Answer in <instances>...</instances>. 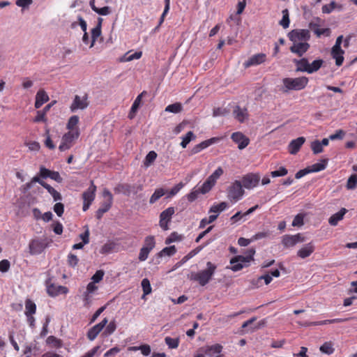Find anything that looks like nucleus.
Here are the masks:
<instances>
[{
    "mask_svg": "<svg viewBox=\"0 0 357 357\" xmlns=\"http://www.w3.org/2000/svg\"><path fill=\"white\" fill-rule=\"evenodd\" d=\"M52 240L46 237L43 238H36L29 242V249L31 255H38L41 254L45 248L49 247Z\"/></svg>",
    "mask_w": 357,
    "mask_h": 357,
    "instance_id": "4",
    "label": "nucleus"
},
{
    "mask_svg": "<svg viewBox=\"0 0 357 357\" xmlns=\"http://www.w3.org/2000/svg\"><path fill=\"white\" fill-rule=\"evenodd\" d=\"M219 141L220 138L218 137H212L211 139L203 141L201 143L196 144L191 149V150L190 151V155H192L197 154L201 152L202 150L208 148L211 145L218 142Z\"/></svg>",
    "mask_w": 357,
    "mask_h": 357,
    "instance_id": "16",
    "label": "nucleus"
},
{
    "mask_svg": "<svg viewBox=\"0 0 357 357\" xmlns=\"http://www.w3.org/2000/svg\"><path fill=\"white\" fill-rule=\"evenodd\" d=\"M290 23L289 11L287 9L282 10V18L280 21V24L284 28L287 29L289 27Z\"/></svg>",
    "mask_w": 357,
    "mask_h": 357,
    "instance_id": "47",
    "label": "nucleus"
},
{
    "mask_svg": "<svg viewBox=\"0 0 357 357\" xmlns=\"http://www.w3.org/2000/svg\"><path fill=\"white\" fill-rule=\"evenodd\" d=\"M96 191V186L93 181H91V185L89 188L84 191L82 194V198L84 202L92 204L95 199Z\"/></svg>",
    "mask_w": 357,
    "mask_h": 357,
    "instance_id": "24",
    "label": "nucleus"
},
{
    "mask_svg": "<svg viewBox=\"0 0 357 357\" xmlns=\"http://www.w3.org/2000/svg\"><path fill=\"white\" fill-rule=\"evenodd\" d=\"M199 193H201L199 189L192 190V192H190L189 194L186 195L188 200L190 202H194L195 199H197Z\"/></svg>",
    "mask_w": 357,
    "mask_h": 357,
    "instance_id": "62",
    "label": "nucleus"
},
{
    "mask_svg": "<svg viewBox=\"0 0 357 357\" xmlns=\"http://www.w3.org/2000/svg\"><path fill=\"white\" fill-rule=\"evenodd\" d=\"M292 45L290 47V51L302 56L310 48V44L307 42H292Z\"/></svg>",
    "mask_w": 357,
    "mask_h": 357,
    "instance_id": "19",
    "label": "nucleus"
},
{
    "mask_svg": "<svg viewBox=\"0 0 357 357\" xmlns=\"http://www.w3.org/2000/svg\"><path fill=\"white\" fill-rule=\"evenodd\" d=\"M176 252V249L174 245H171L163 248L159 253V255L162 256H172Z\"/></svg>",
    "mask_w": 357,
    "mask_h": 357,
    "instance_id": "48",
    "label": "nucleus"
},
{
    "mask_svg": "<svg viewBox=\"0 0 357 357\" xmlns=\"http://www.w3.org/2000/svg\"><path fill=\"white\" fill-rule=\"evenodd\" d=\"M305 142V138L303 137L291 140L288 146L289 152L292 155L296 154Z\"/></svg>",
    "mask_w": 357,
    "mask_h": 357,
    "instance_id": "23",
    "label": "nucleus"
},
{
    "mask_svg": "<svg viewBox=\"0 0 357 357\" xmlns=\"http://www.w3.org/2000/svg\"><path fill=\"white\" fill-rule=\"evenodd\" d=\"M49 100V96L44 90H39L36 96L35 107L40 108L44 103Z\"/></svg>",
    "mask_w": 357,
    "mask_h": 357,
    "instance_id": "28",
    "label": "nucleus"
},
{
    "mask_svg": "<svg viewBox=\"0 0 357 357\" xmlns=\"http://www.w3.org/2000/svg\"><path fill=\"white\" fill-rule=\"evenodd\" d=\"M255 253V250L254 249H250L248 251L246 256L238 255L233 257L230 260V268L233 271L236 272L241 270L244 267L248 266L250 261L253 259Z\"/></svg>",
    "mask_w": 357,
    "mask_h": 357,
    "instance_id": "2",
    "label": "nucleus"
},
{
    "mask_svg": "<svg viewBox=\"0 0 357 357\" xmlns=\"http://www.w3.org/2000/svg\"><path fill=\"white\" fill-rule=\"evenodd\" d=\"M184 186V184L181 182L174 186L167 193V196L166 198H170L174 195H176Z\"/></svg>",
    "mask_w": 357,
    "mask_h": 357,
    "instance_id": "54",
    "label": "nucleus"
},
{
    "mask_svg": "<svg viewBox=\"0 0 357 357\" xmlns=\"http://www.w3.org/2000/svg\"><path fill=\"white\" fill-rule=\"evenodd\" d=\"M36 305L35 303L30 299H26L25 301V315H33L36 313Z\"/></svg>",
    "mask_w": 357,
    "mask_h": 357,
    "instance_id": "33",
    "label": "nucleus"
},
{
    "mask_svg": "<svg viewBox=\"0 0 357 357\" xmlns=\"http://www.w3.org/2000/svg\"><path fill=\"white\" fill-rule=\"evenodd\" d=\"M114 192L117 194H123L126 196H130L131 194H136L137 190H135V185L123 183L119 184L114 188Z\"/></svg>",
    "mask_w": 357,
    "mask_h": 357,
    "instance_id": "22",
    "label": "nucleus"
},
{
    "mask_svg": "<svg viewBox=\"0 0 357 357\" xmlns=\"http://www.w3.org/2000/svg\"><path fill=\"white\" fill-rule=\"evenodd\" d=\"M68 264L71 267H75L78 262H79V259L78 257L73 254V253H69L68 255Z\"/></svg>",
    "mask_w": 357,
    "mask_h": 357,
    "instance_id": "59",
    "label": "nucleus"
},
{
    "mask_svg": "<svg viewBox=\"0 0 357 357\" xmlns=\"http://www.w3.org/2000/svg\"><path fill=\"white\" fill-rule=\"evenodd\" d=\"M266 55L264 53H259L252 55L244 63L245 68H250L253 66H257L263 63L266 61Z\"/></svg>",
    "mask_w": 357,
    "mask_h": 357,
    "instance_id": "21",
    "label": "nucleus"
},
{
    "mask_svg": "<svg viewBox=\"0 0 357 357\" xmlns=\"http://www.w3.org/2000/svg\"><path fill=\"white\" fill-rule=\"evenodd\" d=\"M181 239V238L180 235L176 232H173L165 239V244L168 245L173 242L179 241Z\"/></svg>",
    "mask_w": 357,
    "mask_h": 357,
    "instance_id": "60",
    "label": "nucleus"
},
{
    "mask_svg": "<svg viewBox=\"0 0 357 357\" xmlns=\"http://www.w3.org/2000/svg\"><path fill=\"white\" fill-rule=\"evenodd\" d=\"M89 106L87 96H75L74 99L70 106L71 112H75L78 109L84 110Z\"/></svg>",
    "mask_w": 357,
    "mask_h": 357,
    "instance_id": "12",
    "label": "nucleus"
},
{
    "mask_svg": "<svg viewBox=\"0 0 357 357\" xmlns=\"http://www.w3.org/2000/svg\"><path fill=\"white\" fill-rule=\"evenodd\" d=\"M167 193V191L162 188H157L155 190L153 195L151 196L149 199V204H153L155 203L159 199H160L162 196H164Z\"/></svg>",
    "mask_w": 357,
    "mask_h": 357,
    "instance_id": "32",
    "label": "nucleus"
},
{
    "mask_svg": "<svg viewBox=\"0 0 357 357\" xmlns=\"http://www.w3.org/2000/svg\"><path fill=\"white\" fill-rule=\"evenodd\" d=\"M314 251V245L310 242L305 244L303 248H301L297 252L298 257L301 259H305L311 255V254Z\"/></svg>",
    "mask_w": 357,
    "mask_h": 357,
    "instance_id": "26",
    "label": "nucleus"
},
{
    "mask_svg": "<svg viewBox=\"0 0 357 357\" xmlns=\"http://www.w3.org/2000/svg\"><path fill=\"white\" fill-rule=\"evenodd\" d=\"M291 42H307L310 38V33L307 29H294L288 34Z\"/></svg>",
    "mask_w": 357,
    "mask_h": 357,
    "instance_id": "10",
    "label": "nucleus"
},
{
    "mask_svg": "<svg viewBox=\"0 0 357 357\" xmlns=\"http://www.w3.org/2000/svg\"><path fill=\"white\" fill-rule=\"evenodd\" d=\"M79 116L77 115L70 116L66 125L67 129L70 131H75L76 129H78L76 126L79 123Z\"/></svg>",
    "mask_w": 357,
    "mask_h": 357,
    "instance_id": "38",
    "label": "nucleus"
},
{
    "mask_svg": "<svg viewBox=\"0 0 357 357\" xmlns=\"http://www.w3.org/2000/svg\"><path fill=\"white\" fill-rule=\"evenodd\" d=\"M165 344L168 346V348L172 349L178 348L180 340L178 337L172 338L167 336L165 338Z\"/></svg>",
    "mask_w": 357,
    "mask_h": 357,
    "instance_id": "43",
    "label": "nucleus"
},
{
    "mask_svg": "<svg viewBox=\"0 0 357 357\" xmlns=\"http://www.w3.org/2000/svg\"><path fill=\"white\" fill-rule=\"evenodd\" d=\"M310 146L314 154H318L323 151V147L319 140L313 141Z\"/></svg>",
    "mask_w": 357,
    "mask_h": 357,
    "instance_id": "52",
    "label": "nucleus"
},
{
    "mask_svg": "<svg viewBox=\"0 0 357 357\" xmlns=\"http://www.w3.org/2000/svg\"><path fill=\"white\" fill-rule=\"evenodd\" d=\"M294 63L296 66V70L297 72H306L309 74L310 63L306 58L294 59Z\"/></svg>",
    "mask_w": 357,
    "mask_h": 357,
    "instance_id": "27",
    "label": "nucleus"
},
{
    "mask_svg": "<svg viewBox=\"0 0 357 357\" xmlns=\"http://www.w3.org/2000/svg\"><path fill=\"white\" fill-rule=\"evenodd\" d=\"M104 200L101 202L100 209L103 212H107L112 207L113 203V196L112 193L107 190L105 189L102 192Z\"/></svg>",
    "mask_w": 357,
    "mask_h": 357,
    "instance_id": "20",
    "label": "nucleus"
},
{
    "mask_svg": "<svg viewBox=\"0 0 357 357\" xmlns=\"http://www.w3.org/2000/svg\"><path fill=\"white\" fill-rule=\"evenodd\" d=\"M222 349V347L218 344L208 346L202 348L201 353L196 354L194 357H220Z\"/></svg>",
    "mask_w": 357,
    "mask_h": 357,
    "instance_id": "8",
    "label": "nucleus"
},
{
    "mask_svg": "<svg viewBox=\"0 0 357 357\" xmlns=\"http://www.w3.org/2000/svg\"><path fill=\"white\" fill-rule=\"evenodd\" d=\"M174 213L175 209L174 207H168L160 213L159 225L163 230H167L169 229L168 223L171 221Z\"/></svg>",
    "mask_w": 357,
    "mask_h": 357,
    "instance_id": "13",
    "label": "nucleus"
},
{
    "mask_svg": "<svg viewBox=\"0 0 357 357\" xmlns=\"http://www.w3.org/2000/svg\"><path fill=\"white\" fill-rule=\"evenodd\" d=\"M260 181V177L256 174H248L243 176L241 180L242 186L246 189H252L256 187Z\"/></svg>",
    "mask_w": 357,
    "mask_h": 357,
    "instance_id": "14",
    "label": "nucleus"
},
{
    "mask_svg": "<svg viewBox=\"0 0 357 357\" xmlns=\"http://www.w3.org/2000/svg\"><path fill=\"white\" fill-rule=\"evenodd\" d=\"M288 173L287 169L284 167H280L279 169L272 171L271 172V176L273 178L275 177H279V176H284L287 175Z\"/></svg>",
    "mask_w": 357,
    "mask_h": 357,
    "instance_id": "57",
    "label": "nucleus"
},
{
    "mask_svg": "<svg viewBox=\"0 0 357 357\" xmlns=\"http://www.w3.org/2000/svg\"><path fill=\"white\" fill-rule=\"evenodd\" d=\"M319 350L323 354L331 355L335 351L334 344L331 341L326 342L320 347Z\"/></svg>",
    "mask_w": 357,
    "mask_h": 357,
    "instance_id": "35",
    "label": "nucleus"
},
{
    "mask_svg": "<svg viewBox=\"0 0 357 357\" xmlns=\"http://www.w3.org/2000/svg\"><path fill=\"white\" fill-rule=\"evenodd\" d=\"M233 115L238 121L243 123L248 119V110L246 108H242L240 106L236 105L234 108Z\"/></svg>",
    "mask_w": 357,
    "mask_h": 357,
    "instance_id": "25",
    "label": "nucleus"
},
{
    "mask_svg": "<svg viewBox=\"0 0 357 357\" xmlns=\"http://www.w3.org/2000/svg\"><path fill=\"white\" fill-rule=\"evenodd\" d=\"M54 211L58 216L61 217L64 211V205L61 202L55 204L54 206Z\"/></svg>",
    "mask_w": 357,
    "mask_h": 357,
    "instance_id": "64",
    "label": "nucleus"
},
{
    "mask_svg": "<svg viewBox=\"0 0 357 357\" xmlns=\"http://www.w3.org/2000/svg\"><path fill=\"white\" fill-rule=\"evenodd\" d=\"M79 136V129H76L75 131H68L65 133L62 138L61 142L59 146V149L61 151H65L70 149L73 144V142Z\"/></svg>",
    "mask_w": 357,
    "mask_h": 357,
    "instance_id": "6",
    "label": "nucleus"
},
{
    "mask_svg": "<svg viewBox=\"0 0 357 357\" xmlns=\"http://www.w3.org/2000/svg\"><path fill=\"white\" fill-rule=\"evenodd\" d=\"M328 160L325 159L323 160L321 162H317L311 165L310 167H308L310 173L312 172H318L320 171H322L326 169L327 165Z\"/></svg>",
    "mask_w": 357,
    "mask_h": 357,
    "instance_id": "34",
    "label": "nucleus"
},
{
    "mask_svg": "<svg viewBox=\"0 0 357 357\" xmlns=\"http://www.w3.org/2000/svg\"><path fill=\"white\" fill-rule=\"evenodd\" d=\"M336 9V3L331 1L328 4H325L322 6L321 10L323 13L329 14Z\"/></svg>",
    "mask_w": 357,
    "mask_h": 357,
    "instance_id": "55",
    "label": "nucleus"
},
{
    "mask_svg": "<svg viewBox=\"0 0 357 357\" xmlns=\"http://www.w3.org/2000/svg\"><path fill=\"white\" fill-rule=\"evenodd\" d=\"M342 39V36H338L336 39L335 44L331 50V55L333 58L335 59V64L337 66H340L344 61L343 54H344V51L341 48Z\"/></svg>",
    "mask_w": 357,
    "mask_h": 357,
    "instance_id": "7",
    "label": "nucleus"
},
{
    "mask_svg": "<svg viewBox=\"0 0 357 357\" xmlns=\"http://www.w3.org/2000/svg\"><path fill=\"white\" fill-rule=\"evenodd\" d=\"M146 92L144 91L142 92L141 94H139L137 98L135 100V101L133 102L132 106H131V108H130V113L128 114V117L132 119L134 118L135 115V113L137 112L139 105H140V102H141V99H142V97L143 96L144 93H145Z\"/></svg>",
    "mask_w": 357,
    "mask_h": 357,
    "instance_id": "31",
    "label": "nucleus"
},
{
    "mask_svg": "<svg viewBox=\"0 0 357 357\" xmlns=\"http://www.w3.org/2000/svg\"><path fill=\"white\" fill-rule=\"evenodd\" d=\"M282 241L284 247H293L296 244V236H293V235L284 236Z\"/></svg>",
    "mask_w": 357,
    "mask_h": 357,
    "instance_id": "45",
    "label": "nucleus"
},
{
    "mask_svg": "<svg viewBox=\"0 0 357 357\" xmlns=\"http://www.w3.org/2000/svg\"><path fill=\"white\" fill-rule=\"evenodd\" d=\"M183 107L181 103L176 102L174 104L169 105L165 108V112L177 114L181 112Z\"/></svg>",
    "mask_w": 357,
    "mask_h": 357,
    "instance_id": "46",
    "label": "nucleus"
},
{
    "mask_svg": "<svg viewBox=\"0 0 357 357\" xmlns=\"http://www.w3.org/2000/svg\"><path fill=\"white\" fill-rule=\"evenodd\" d=\"M357 185V175L352 174L349 176L347 183V188L349 190H353L356 188Z\"/></svg>",
    "mask_w": 357,
    "mask_h": 357,
    "instance_id": "53",
    "label": "nucleus"
},
{
    "mask_svg": "<svg viewBox=\"0 0 357 357\" xmlns=\"http://www.w3.org/2000/svg\"><path fill=\"white\" fill-rule=\"evenodd\" d=\"M291 42H307L310 38V33L307 29H294L288 34Z\"/></svg>",
    "mask_w": 357,
    "mask_h": 357,
    "instance_id": "11",
    "label": "nucleus"
},
{
    "mask_svg": "<svg viewBox=\"0 0 357 357\" xmlns=\"http://www.w3.org/2000/svg\"><path fill=\"white\" fill-rule=\"evenodd\" d=\"M204 246H198L196 248L193 249L192 250H191L187 255H185L182 261L183 262L188 261V259H191L192 257H193L194 256H195L196 255H197L202 249H203Z\"/></svg>",
    "mask_w": 357,
    "mask_h": 357,
    "instance_id": "56",
    "label": "nucleus"
},
{
    "mask_svg": "<svg viewBox=\"0 0 357 357\" xmlns=\"http://www.w3.org/2000/svg\"><path fill=\"white\" fill-rule=\"evenodd\" d=\"M157 153L154 151H151L146 155L145 159L144 160V166L147 168L150 167L153 162L157 158Z\"/></svg>",
    "mask_w": 357,
    "mask_h": 357,
    "instance_id": "37",
    "label": "nucleus"
},
{
    "mask_svg": "<svg viewBox=\"0 0 357 357\" xmlns=\"http://www.w3.org/2000/svg\"><path fill=\"white\" fill-rule=\"evenodd\" d=\"M46 287L47 292L51 297H55L59 294H66L68 292V289L66 287L51 284L48 280L46 281Z\"/></svg>",
    "mask_w": 357,
    "mask_h": 357,
    "instance_id": "15",
    "label": "nucleus"
},
{
    "mask_svg": "<svg viewBox=\"0 0 357 357\" xmlns=\"http://www.w3.org/2000/svg\"><path fill=\"white\" fill-rule=\"evenodd\" d=\"M46 343L53 348H60L62 346L61 340L53 335H50L47 338Z\"/></svg>",
    "mask_w": 357,
    "mask_h": 357,
    "instance_id": "42",
    "label": "nucleus"
},
{
    "mask_svg": "<svg viewBox=\"0 0 357 357\" xmlns=\"http://www.w3.org/2000/svg\"><path fill=\"white\" fill-rule=\"evenodd\" d=\"M217 266L211 261L206 263V268L197 273H192L190 276L191 280L196 281L199 285H206L214 275Z\"/></svg>",
    "mask_w": 357,
    "mask_h": 357,
    "instance_id": "1",
    "label": "nucleus"
},
{
    "mask_svg": "<svg viewBox=\"0 0 357 357\" xmlns=\"http://www.w3.org/2000/svg\"><path fill=\"white\" fill-rule=\"evenodd\" d=\"M155 241L154 236H149L145 238L142 248L151 252L155 248Z\"/></svg>",
    "mask_w": 357,
    "mask_h": 357,
    "instance_id": "39",
    "label": "nucleus"
},
{
    "mask_svg": "<svg viewBox=\"0 0 357 357\" xmlns=\"http://www.w3.org/2000/svg\"><path fill=\"white\" fill-rule=\"evenodd\" d=\"M108 320L104 318L99 324H96L87 333V337L89 340H94L101 331L106 326Z\"/></svg>",
    "mask_w": 357,
    "mask_h": 357,
    "instance_id": "17",
    "label": "nucleus"
},
{
    "mask_svg": "<svg viewBox=\"0 0 357 357\" xmlns=\"http://www.w3.org/2000/svg\"><path fill=\"white\" fill-rule=\"evenodd\" d=\"M324 63V61L321 59H316L310 63L309 74H312L318 71Z\"/></svg>",
    "mask_w": 357,
    "mask_h": 357,
    "instance_id": "40",
    "label": "nucleus"
},
{
    "mask_svg": "<svg viewBox=\"0 0 357 357\" xmlns=\"http://www.w3.org/2000/svg\"><path fill=\"white\" fill-rule=\"evenodd\" d=\"M284 84V91L290 90L299 91L303 89L308 83V78L306 77H300L296 78H284L282 79Z\"/></svg>",
    "mask_w": 357,
    "mask_h": 357,
    "instance_id": "3",
    "label": "nucleus"
},
{
    "mask_svg": "<svg viewBox=\"0 0 357 357\" xmlns=\"http://www.w3.org/2000/svg\"><path fill=\"white\" fill-rule=\"evenodd\" d=\"M182 141L180 144L182 148H186L187 145L191 142L196 139V135L192 131H188L185 135L183 136Z\"/></svg>",
    "mask_w": 357,
    "mask_h": 357,
    "instance_id": "36",
    "label": "nucleus"
},
{
    "mask_svg": "<svg viewBox=\"0 0 357 357\" xmlns=\"http://www.w3.org/2000/svg\"><path fill=\"white\" fill-rule=\"evenodd\" d=\"M142 287L144 292V296L148 295L151 293L152 289L150 284V281L147 278H144L142 281Z\"/></svg>",
    "mask_w": 357,
    "mask_h": 357,
    "instance_id": "49",
    "label": "nucleus"
},
{
    "mask_svg": "<svg viewBox=\"0 0 357 357\" xmlns=\"http://www.w3.org/2000/svg\"><path fill=\"white\" fill-rule=\"evenodd\" d=\"M116 329V324L115 321H111L109 324L106 326L105 330L104 331V334L106 335H112Z\"/></svg>",
    "mask_w": 357,
    "mask_h": 357,
    "instance_id": "58",
    "label": "nucleus"
},
{
    "mask_svg": "<svg viewBox=\"0 0 357 357\" xmlns=\"http://www.w3.org/2000/svg\"><path fill=\"white\" fill-rule=\"evenodd\" d=\"M227 207V203L225 202H222L218 204L213 205L209 209V213H215L218 214L219 213L225 211Z\"/></svg>",
    "mask_w": 357,
    "mask_h": 357,
    "instance_id": "41",
    "label": "nucleus"
},
{
    "mask_svg": "<svg viewBox=\"0 0 357 357\" xmlns=\"http://www.w3.org/2000/svg\"><path fill=\"white\" fill-rule=\"evenodd\" d=\"M104 274H105V273L103 271H102V270L97 271L91 278L92 282H93L95 283L99 282L100 281H101L102 280Z\"/></svg>",
    "mask_w": 357,
    "mask_h": 357,
    "instance_id": "61",
    "label": "nucleus"
},
{
    "mask_svg": "<svg viewBox=\"0 0 357 357\" xmlns=\"http://www.w3.org/2000/svg\"><path fill=\"white\" fill-rule=\"evenodd\" d=\"M132 349L135 351L140 350L142 354L145 356L150 355L151 351V347L148 344H143L139 347H132Z\"/></svg>",
    "mask_w": 357,
    "mask_h": 357,
    "instance_id": "51",
    "label": "nucleus"
},
{
    "mask_svg": "<svg viewBox=\"0 0 357 357\" xmlns=\"http://www.w3.org/2000/svg\"><path fill=\"white\" fill-rule=\"evenodd\" d=\"M291 42H307L310 38V33L307 29H294L288 34Z\"/></svg>",
    "mask_w": 357,
    "mask_h": 357,
    "instance_id": "9",
    "label": "nucleus"
},
{
    "mask_svg": "<svg viewBox=\"0 0 357 357\" xmlns=\"http://www.w3.org/2000/svg\"><path fill=\"white\" fill-rule=\"evenodd\" d=\"M234 142L238 144L240 150L245 149L250 143V139L241 132H235L231 136Z\"/></svg>",
    "mask_w": 357,
    "mask_h": 357,
    "instance_id": "18",
    "label": "nucleus"
},
{
    "mask_svg": "<svg viewBox=\"0 0 357 357\" xmlns=\"http://www.w3.org/2000/svg\"><path fill=\"white\" fill-rule=\"evenodd\" d=\"M342 321V319H326V320L320 321L305 322V323H299V324L303 326H309L326 325V324H334V323H340Z\"/></svg>",
    "mask_w": 357,
    "mask_h": 357,
    "instance_id": "30",
    "label": "nucleus"
},
{
    "mask_svg": "<svg viewBox=\"0 0 357 357\" xmlns=\"http://www.w3.org/2000/svg\"><path fill=\"white\" fill-rule=\"evenodd\" d=\"M95 13H98L100 15L106 16L112 13V9L109 6H104L100 8H98Z\"/></svg>",
    "mask_w": 357,
    "mask_h": 357,
    "instance_id": "63",
    "label": "nucleus"
},
{
    "mask_svg": "<svg viewBox=\"0 0 357 357\" xmlns=\"http://www.w3.org/2000/svg\"><path fill=\"white\" fill-rule=\"evenodd\" d=\"M43 187L47 190V192L52 195L54 201H59L61 199V194L57 192L54 188H52L50 185L46 183L43 185Z\"/></svg>",
    "mask_w": 357,
    "mask_h": 357,
    "instance_id": "44",
    "label": "nucleus"
},
{
    "mask_svg": "<svg viewBox=\"0 0 357 357\" xmlns=\"http://www.w3.org/2000/svg\"><path fill=\"white\" fill-rule=\"evenodd\" d=\"M100 35H101V29L100 28L94 27L91 30V41L90 47H92L94 45L96 40Z\"/></svg>",
    "mask_w": 357,
    "mask_h": 357,
    "instance_id": "50",
    "label": "nucleus"
},
{
    "mask_svg": "<svg viewBox=\"0 0 357 357\" xmlns=\"http://www.w3.org/2000/svg\"><path fill=\"white\" fill-rule=\"evenodd\" d=\"M347 212V210L344 208H341L337 213L332 215L328 220V222L331 226H336L339 221L342 220L344 215Z\"/></svg>",
    "mask_w": 357,
    "mask_h": 357,
    "instance_id": "29",
    "label": "nucleus"
},
{
    "mask_svg": "<svg viewBox=\"0 0 357 357\" xmlns=\"http://www.w3.org/2000/svg\"><path fill=\"white\" fill-rule=\"evenodd\" d=\"M244 190L240 181H235L227 188V198L232 203H236L242 199Z\"/></svg>",
    "mask_w": 357,
    "mask_h": 357,
    "instance_id": "5",
    "label": "nucleus"
}]
</instances>
